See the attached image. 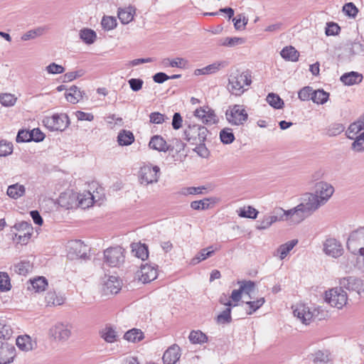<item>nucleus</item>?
Masks as SVG:
<instances>
[{
  "instance_id": "1",
  "label": "nucleus",
  "mask_w": 364,
  "mask_h": 364,
  "mask_svg": "<svg viewBox=\"0 0 364 364\" xmlns=\"http://www.w3.org/2000/svg\"><path fill=\"white\" fill-rule=\"evenodd\" d=\"M228 81V90L237 96L241 95L246 90L245 86H249L252 82L250 75L246 73H240L238 71L231 73Z\"/></svg>"
},
{
  "instance_id": "18",
  "label": "nucleus",
  "mask_w": 364,
  "mask_h": 364,
  "mask_svg": "<svg viewBox=\"0 0 364 364\" xmlns=\"http://www.w3.org/2000/svg\"><path fill=\"white\" fill-rule=\"evenodd\" d=\"M279 220H282V216L280 213L279 214L278 208H276L274 210L272 215H266L259 220L256 228L258 230H265L269 228L274 223Z\"/></svg>"
},
{
  "instance_id": "13",
  "label": "nucleus",
  "mask_w": 364,
  "mask_h": 364,
  "mask_svg": "<svg viewBox=\"0 0 364 364\" xmlns=\"http://www.w3.org/2000/svg\"><path fill=\"white\" fill-rule=\"evenodd\" d=\"M68 253L70 256L84 259L89 257L87 252L90 251V248L81 240L70 241L68 244Z\"/></svg>"
},
{
  "instance_id": "27",
  "label": "nucleus",
  "mask_w": 364,
  "mask_h": 364,
  "mask_svg": "<svg viewBox=\"0 0 364 364\" xmlns=\"http://www.w3.org/2000/svg\"><path fill=\"white\" fill-rule=\"evenodd\" d=\"M6 193L11 198L16 200L25 195L26 188L23 185L16 183L8 187Z\"/></svg>"
},
{
  "instance_id": "42",
  "label": "nucleus",
  "mask_w": 364,
  "mask_h": 364,
  "mask_svg": "<svg viewBox=\"0 0 364 364\" xmlns=\"http://www.w3.org/2000/svg\"><path fill=\"white\" fill-rule=\"evenodd\" d=\"M311 359L315 364H326L329 360V353L327 350H318L311 354Z\"/></svg>"
},
{
  "instance_id": "51",
  "label": "nucleus",
  "mask_w": 364,
  "mask_h": 364,
  "mask_svg": "<svg viewBox=\"0 0 364 364\" xmlns=\"http://www.w3.org/2000/svg\"><path fill=\"white\" fill-rule=\"evenodd\" d=\"M232 321L231 308L228 307L217 316L218 323H230Z\"/></svg>"
},
{
  "instance_id": "34",
  "label": "nucleus",
  "mask_w": 364,
  "mask_h": 364,
  "mask_svg": "<svg viewBox=\"0 0 364 364\" xmlns=\"http://www.w3.org/2000/svg\"><path fill=\"white\" fill-rule=\"evenodd\" d=\"M80 38L86 44L90 45L95 41L97 34L95 31L90 28H83L80 31Z\"/></svg>"
},
{
  "instance_id": "48",
  "label": "nucleus",
  "mask_w": 364,
  "mask_h": 364,
  "mask_svg": "<svg viewBox=\"0 0 364 364\" xmlns=\"http://www.w3.org/2000/svg\"><path fill=\"white\" fill-rule=\"evenodd\" d=\"M11 279L6 272H0V291L2 292L8 291L11 289Z\"/></svg>"
},
{
  "instance_id": "62",
  "label": "nucleus",
  "mask_w": 364,
  "mask_h": 364,
  "mask_svg": "<svg viewBox=\"0 0 364 364\" xmlns=\"http://www.w3.org/2000/svg\"><path fill=\"white\" fill-rule=\"evenodd\" d=\"M83 75H84V71L82 70H79L73 71V72H68V73H66L63 75V81L64 82H71V81L75 80L76 78L82 76Z\"/></svg>"
},
{
  "instance_id": "63",
  "label": "nucleus",
  "mask_w": 364,
  "mask_h": 364,
  "mask_svg": "<svg viewBox=\"0 0 364 364\" xmlns=\"http://www.w3.org/2000/svg\"><path fill=\"white\" fill-rule=\"evenodd\" d=\"M196 146L193 149L200 156L203 158H207L209 156V151L205 145V141L195 144Z\"/></svg>"
},
{
  "instance_id": "54",
  "label": "nucleus",
  "mask_w": 364,
  "mask_h": 364,
  "mask_svg": "<svg viewBox=\"0 0 364 364\" xmlns=\"http://www.w3.org/2000/svg\"><path fill=\"white\" fill-rule=\"evenodd\" d=\"M343 11L346 16L355 18L358 13V9L353 3L349 2L344 4Z\"/></svg>"
},
{
  "instance_id": "15",
  "label": "nucleus",
  "mask_w": 364,
  "mask_h": 364,
  "mask_svg": "<svg viewBox=\"0 0 364 364\" xmlns=\"http://www.w3.org/2000/svg\"><path fill=\"white\" fill-rule=\"evenodd\" d=\"M49 333L55 340L65 341L70 337L71 330L67 324L57 323L50 328Z\"/></svg>"
},
{
  "instance_id": "61",
  "label": "nucleus",
  "mask_w": 364,
  "mask_h": 364,
  "mask_svg": "<svg viewBox=\"0 0 364 364\" xmlns=\"http://www.w3.org/2000/svg\"><path fill=\"white\" fill-rule=\"evenodd\" d=\"M29 267V262H21L14 266V272L20 275H26L28 272Z\"/></svg>"
},
{
  "instance_id": "4",
  "label": "nucleus",
  "mask_w": 364,
  "mask_h": 364,
  "mask_svg": "<svg viewBox=\"0 0 364 364\" xmlns=\"http://www.w3.org/2000/svg\"><path fill=\"white\" fill-rule=\"evenodd\" d=\"M160 176V168L158 166L146 164L140 168L139 181L141 185L148 186L157 183Z\"/></svg>"
},
{
  "instance_id": "58",
  "label": "nucleus",
  "mask_w": 364,
  "mask_h": 364,
  "mask_svg": "<svg viewBox=\"0 0 364 364\" xmlns=\"http://www.w3.org/2000/svg\"><path fill=\"white\" fill-rule=\"evenodd\" d=\"M313 89L309 86H306L301 89L298 93L299 98L302 101L311 100L313 95Z\"/></svg>"
},
{
  "instance_id": "6",
  "label": "nucleus",
  "mask_w": 364,
  "mask_h": 364,
  "mask_svg": "<svg viewBox=\"0 0 364 364\" xmlns=\"http://www.w3.org/2000/svg\"><path fill=\"white\" fill-rule=\"evenodd\" d=\"M294 315L298 318L302 323L309 324L311 321L316 319L320 320L318 318L319 309L314 308L311 309L305 304H298L294 309Z\"/></svg>"
},
{
  "instance_id": "26",
  "label": "nucleus",
  "mask_w": 364,
  "mask_h": 364,
  "mask_svg": "<svg viewBox=\"0 0 364 364\" xmlns=\"http://www.w3.org/2000/svg\"><path fill=\"white\" fill-rule=\"evenodd\" d=\"M340 80L344 85L350 86L361 82L363 75L358 72L351 71L342 75Z\"/></svg>"
},
{
  "instance_id": "49",
  "label": "nucleus",
  "mask_w": 364,
  "mask_h": 364,
  "mask_svg": "<svg viewBox=\"0 0 364 364\" xmlns=\"http://www.w3.org/2000/svg\"><path fill=\"white\" fill-rule=\"evenodd\" d=\"M17 100L14 95L11 93H3L0 95V103L4 107L14 106Z\"/></svg>"
},
{
  "instance_id": "22",
  "label": "nucleus",
  "mask_w": 364,
  "mask_h": 364,
  "mask_svg": "<svg viewBox=\"0 0 364 364\" xmlns=\"http://www.w3.org/2000/svg\"><path fill=\"white\" fill-rule=\"evenodd\" d=\"M149 146L151 149L154 150H157L159 151H173V147L171 146H168L166 141L160 135H154L151 138V140L149 143Z\"/></svg>"
},
{
  "instance_id": "19",
  "label": "nucleus",
  "mask_w": 364,
  "mask_h": 364,
  "mask_svg": "<svg viewBox=\"0 0 364 364\" xmlns=\"http://www.w3.org/2000/svg\"><path fill=\"white\" fill-rule=\"evenodd\" d=\"M121 289L120 280L114 276H110L105 282L102 287V291L105 294H116Z\"/></svg>"
},
{
  "instance_id": "41",
  "label": "nucleus",
  "mask_w": 364,
  "mask_h": 364,
  "mask_svg": "<svg viewBox=\"0 0 364 364\" xmlns=\"http://www.w3.org/2000/svg\"><path fill=\"white\" fill-rule=\"evenodd\" d=\"M237 284L240 285L242 294L248 295L250 299H252L251 293L255 289V283L250 280H241L238 281Z\"/></svg>"
},
{
  "instance_id": "57",
  "label": "nucleus",
  "mask_w": 364,
  "mask_h": 364,
  "mask_svg": "<svg viewBox=\"0 0 364 364\" xmlns=\"http://www.w3.org/2000/svg\"><path fill=\"white\" fill-rule=\"evenodd\" d=\"M43 31H44V28H41V27H39L36 29L30 30L21 36V39L25 41L31 40V39H33L36 36H41L43 33Z\"/></svg>"
},
{
  "instance_id": "17",
  "label": "nucleus",
  "mask_w": 364,
  "mask_h": 364,
  "mask_svg": "<svg viewBox=\"0 0 364 364\" xmlns=\"http://www.w3.org/2000/svg\"><path fill=\"white\" fill-rule=\"evenodd\" d=\"M300 206H303L302 208L311 215L314 211H316L321 205L319 203L318 198L313 193H306L303 198V201L299 204Z\"/></svg>"
},
{
  "instance_id": "50",
  "label": "nucleus",
  "mask_w": 364,
  "mask_h": 364,
  "mask_svg": "<svg viewBox=\"0 0 364 364\" xmlns=\"http://www.w3.org/2000/svg\"><path fill=\"white\" fill-rule=\"evenodd\" d=\"M12 334L13 330L11 326L5 323V321L0 320V338L9 340Z\"/></svg>"
},
{
  "instance_id": "3",
  "label": "nucleus",
  "mask_w": 364,
  "mask_h": 364,
  "mask_svg": "<svg viewBox=\"0 0 364 364\" xmlns=\"http://www.w3.org/2000/svg\"><path fill=\"white\" fill-rule=\"evenodd\" d=\"M347 248L354 258L358 253L364 252V228L353 231L347 241Z\"/></svg>"
},
{
  "instance_id": "53",
  "label": "nucleus",
  "mask_w": 364,
  "mask_h": 364,
  "mask_svg": "<svg viewBox=\"0 0 364 364\" xmlns=\"http://www.w3.org/2000/svg\"><path fill=\"white\" fill-rule=\"evenodd\" d=\"M345 130V127L341 123H333L331 124L327 130V134L331 136H337Z\"/></svg>"
},
{
  "instance_id": "60",
  "label": "nucleus",
  "mask_w": 364,
  "mask_h": 364,
  "mask_svg": "<svg viewBox=\"0 0 364 364\" xmlns=\"http://www.w3.org/2000/svg\"><path fill=\"white\" fill-rule=\"evenodd\" d=\"M16 142H30L32 141V136H31L30 131L21 129L18 131L16 136Z\"/></svg>"
},
{
  "instance_id": "46",
  "label": "nucleus",
  "mask_w": 364,
  "mask_h": 364,
  "mask_svg": "<svg viewBox=\"0 0 364 364\" xmlns=\"http://www.w3.org/2000/svg\"><path fill=\"white\" fill-rule=\"evenodd\" d=\"M31 286L36 292L43 291L48 286V282L45 277H39L31 281Z\"/></svg>"
},
{
  "instance_id": "20",
  "label": "nucleus",
  "mask_w": 364,
  "mask_h": 364,
  "mask_svg": "<svg viewBox=\"0 0 364 364\" xmlns=\"http://www.w3.org/2000/svg\"><path fill=\"white\" fill-rule=\"evenodd\" d=\"M139 277L143 283H149L157 277V270L150 264H143L141 267Z\"/></svg>"
},
{
  "instance_id": "35",
  "label": "nucleus",
  "mask_w": 364,
  "mask_h": 364,
  "mask_svg": "<svg viewBox=\"0 0 364 364\" xmlns=\"http://www.w3.org/2000/svg\"><path fill=\"white\" fill-rule=\"evenodd\" d=\"M124 338L133 343L139 342L144 338V333L140 329L132 328L124 333Z\"/></svg>"
},
{
  "instance_id": "12",
  "label": "nucleus",
  "mask_w": 364,
  "mask_h": 364,
  "mask_svg": "<svg viewBox=\"0 0 364 364\" xmlns=\"http://www.w3.org/2000/svg\"><path fill=\"white\" fill-rule=\"evenodd\" d=\"M334 192L333 187L326 182L321 181L316 184V196L319 203L322 205L325 204L331 197Z\"/></svg>"
},
{
  "instance_id": "24",
  "label": "nucleus",
  "mask_w": 364,
  "mask_h": 364,
  "mask_svg": "<svg viewBox=\"0 0 364 364\" xmlns=\"http://www.w3.org/2000/svg\"><path fill=\"white\" fill-rule=\"evenodd\" d=\"M226 65L227 63L225 61L215 62L203 68L196 69L194 73L196 75L213 74Z\"/></svg>"
},
{
  "instance_id": "2",
  "label": "nucleus",
  "mask_w": 364,
  "mask_h": 364,
  "mask_svg": "<svg viewBox=\"0 0 364 364\" xmlns=\"http://www.w3.org/2000/svg\"><path fill=\"white\" fill-rule=\"evenodd\" d=\"M208 133V129L200 124L188 125L183 132L185 139L193 145L205 141Z\"/></svg>"
},
{
  "instance_id": "16",
  "label": "nucleus",
  "mask_w": 364,
  "mask_h": 364,
  "mask_svg": "<svg viewBox=\"0 0 364 364\" xmlns=\"http://www.w3.org/2000/svg\"><path fill=\"white\" fill-rule=\"evenodd\" d=\"M16 356V349L12 344L0 342V364H9Z\"/></svg>"
},
{
  "instance_id": "10",
  "label": "nucleus",
  "mask_w": 364,
  "mask_h": 364,
  "mask_svg": "<svg viewBox=\"0 0 364 364\" xmlns=\"http://www.w3.org/2000/svg\"><path fill=\"white\" fill-rule=\"evenodd\" d=\"M45 126L51 131H63L69 125V117L67 114H53L51 117L43 119Z\"/></svg>"
},
{
  "instance_id": "8",
  "label": "nucleus",
  "mask_w": 364,
  "mask_h": 364,
  "mask_svg": "<svg viewBox=\"0 0 364 364\" xmlns=\"http://www.w3.org/2000/svg\"><path fill=\"white\" fill-rule=\"evenodd\" d=\"M124 249L119 246L107 248L104 252L105 262L109 267H119L124 262Z\"/></svg>"
},
{
  "instance_id": "56",
  "label": "nucleus",
  "mask_w": 364,
  "mask_h": 364,
  "mask_svg": "<svg viewBox=\"0 0 364 364\" xmlns=\"http://www.w3.org/2000/svg\"><path fill=\"white\" fill-rule=\"evenodd\" d=\"M13 152V144L6 141H0V157L10 155Z\"/></svg>"
},
{
  "instance_id": "38",
  "label": "nucleus",
  "mask_w": 364,
  "mask_h": 364,
  "mask_svg": "<svg viewBox=\"0 0 364 364\" xmlns=\"http://www.w3.org/2000/svg\"><path fill=\"white\" fill-rule=\"evenodd\" d=\"M45 301L48 306H59L63 304L64 299L63 296H57L55 291H50L47 292L45 296Z\"/></svg>"
},
{
  "instance_id": "25",
  "label": "nucleus",
  "mask_w": 364,
  "mask_h": 364,
  "mask_svg": "<svg viewBox=\"0 0 364 364\" xmlns=\"http://www.w3.org/2000/svg\"><path fill=\"white\" fill-rule=\"evenodd\" d=\"M16 343L20 350L25 352L31 350L36 346V343L33 342L31 338L28 335L18 336Z\"/></svg>"
},
{
  "instance_id": "52",
  "label": "nucleus",
  "mask_w": 364,
  "mask_h": 364,
  "mask_svg": "<svg viewBox=\"0 0 364 364\" xmlns=\"http://www.w3.org/2000/svg\"><path fill=\"white\" fill-rule=\"evenodd\" d=\"M117 20L112 16H104L101 21L102 28L106 31L114 29L117 26Z\"/></svg>"
},
{
  "instance_id": "23",
  "label": "nucleus",
  "mask_w": 364,
  "mask_h": 364,
  "mask_svg": "<svg viewBox=\"0 0 364 364\" xmlns=\"http://www.w3.org/2000/svg\"><path fill=\"white\" fill-rule=\"evenodd\" d=\"M135 12V7L132 6L124 8H119L117 16L122 24H128L133 20Z\"/></svg>"
},
{
  "instance_id": "43",
  "label": "nucleus",
  "mask_w": 364,
  "mask_h": 364,
  "mask_svg": "<svg viewBox=\"0 0 364 364\" xmlns=\"http://www.w3.org/2000/svg\"><path fill=\"white\" fill-rule=\"evenodd\" d=\"M245 43V40L242 38L239 37H227L223 39H220L218 42L220 46L226 47H234L237 45H240Z\"/></svg>"
},
{
  "instance_id": "21",
  "label": "nucleus",
  "mask_w": 364,
  "mask_h": 364,
  "mask_svg": "<svg viewBox=\"0 0 364 364\" xmlns=\"http://www.w3.org/2000/svg\"><path fill=\"white\" fill-rule=\"evenodd\" d=\"M180 357V348L175 344L169 347L164 352L162 359L164 364H175Z\"/></svg>"
},
{
  "instance_id": "7",
  "label": "nucleus",
  "mask_w": 364,
  "mask_h": 364,
  "mask_svg": "<svg viewBox=\"0 0 364 364\" xmlns=\"http://www.w3.org/2000/svg\"><path fill=\"white\" fill-rule=\"evenodd\" d=\"M226 119L232 125H242L248 118V114L242 105H235L229 107L225 112Z\"/></svg>"
},
{
  "instance_id": "40",
  "label": "nucleus",
  "mask_w": 364,
  "mask_h": 364,
  "mask_svg": "<svg viewBox=\"0 0 364 364\" xmlns=\"http://www.w3.org/2000/svg\"><path fill=\"white\" fill-rule=\"evenodd\" d=\"M266 100L271 107L277 109H282L284 106L282 99L278 95L273 92L268 94Z\"/></svg>"
},
{
  "instance_id": "33",
  "label": "nucleus",
  "mask_w": 364,
  "mask_h": 364,
  "mask_svg": "<svg viewBox=\"0 0 364 364\" xmlns=\"http://www.w3.org/2000/svg\"><path fill=\"white\" fill-rule=\"evenodd\" d=\"M132 252L134 253L136 257L142 260H145L149 256L148 247L145 244H134L132 245Z\"/></svg>"
},
{
  "instance_id": "59",
  "label": "nucleus",
  "mask_w": 364,
  "mask_h": 364,
  "mask_svg": "<svg viewBox=\"0 0 364 364\" xmlns=\"http://www.w3.org/2000/svg\"><path fill=\"white\" fill-rule=\"evenodd\" d=\"M209 198H204L200 200H194L191 203V208L193 210H205L209 208Z\"/></svg>"
},
{
  "instance_id": "64",
  "label": "nucleus",
  "mask_w": 364,
  "mask_h": 364,
  "mask_svg": "<svg viewBox=\"0 0 364 364\" xmlns=\"http://www.w3.org/2000/svg\"><path fill=\"white\" fill-rule=\"evenodd\" d=\"M46 70L49 74H61L64 73L65 68L60 65L52 63L46 66Z\"/></svg>"
},
{
  "instance_id": "28",
  "label": "nucleus",
  "mask_w": 364,
  "mask_h": 364,
  "mask_svg": "<svg viewBox=\"0 0 364 364\" xmlns=\"http://www.w3.org/2000/svg\"><path fill=\"white\" fill-rule=\"evenodd\" d=\"M82 94L77 86L73 85L65 93V97L69 102L76 104L82 98Z\"/></svg>"
},
{
  "instance_id": "37",
  "label": "nucleus",
  "mask_w": 364,
  "mask_h": 364,
  "mask_svg": "<svg viewBox=\"0 0 364 364\" xmlns=\"http://www.w3.org/2000/svg\"><path fill=\"white\" fill-rule=\"evenodd\" d=\"M329 97V93L325 92L323 90H314L311 100L318 105H323L326 103Z\"/></svg>"
},
{
  "instance_id": "32",
  "label": "nucleus",
  "mask_w": 364,
  "mask_h": 364,
  "mask_svg": "<svg viewBox=\"0 0 364 364\" xmlns=\"http://www.w3.org/2000/svg\"><path fill=\"white\" fill-rule=\"evenodd\" d=\"M215 250H213V247L210 246L207 248L202 249L192 259L191 264H196L201 261L206 259L207 258L211 257Z\"/></svg>"
},
{
  "instance_id": "44",
  "label": "nucleus",
  "mask_w": 364,
  "mask_h": 364,
  "mask_svg": "<svg viewBox=\"0 0 364 364\" xmlns=\"http://www.w3.org/2000/svg\"><path fill=\"white\" fill-rule=\"evenodd\" d=\"M220 139L223 144H230L234 141L235 138L231 129L225 128L220 132Z\"/></svg>"
},
{
  "instance_id": "45",
  "label": "nucleus",
  "mask_w": 364,
  "mask_h": 364,
  "mask_svg": "<svg viewBox=\"0 0 364 364\" xmlns=\"http://www.w3.org/2000/svg\"><path fill=\"white\" fill-rule=\"evenodd\" d=\"M189 340L192 343H203L208 340V337L200 331H193L189 335Z\"/></svg>"
},
{
  "instance_id": "9",
  "label": "nucleus",
  "mask_w": 364,
  "mask_h": 364,
  "mask_svg": "<svg viewBox=\"0 0 364 364\" xmlns=\"http://www.w3.org/2000/svg\"><path fill=\"white\" fill-rule=\"evenodd\" d=\"M299 205L288 210L279 208V214L282 216V220L289 221L293 224H298L309 216L307 213Z\"/></svg>"
},
{
  "instance_id": "39",
  "label": "nucleus",
  "mask_w": 364,
  "mask_h": 364,
  "mask_svg": "<svg viewBox=\"0 0 364 364\" xmlns=\"http://www.w3.org/2000/svg\"><path fill=\"white\" fill-rule=\"evenodd\" d=\"M265 302V299L264 297H260L255 301H245V304L248 306V309H246V313L247 315H251L254 312H255L257 309H259Z\"/></svg>"
},
{
  "instance_id": "36",
  "label": "nucleus",
  "mask_w": 364,
  "mask_h": 364,
  "mask_svg": "<svg viewBox=\"0 0 364 364\" xmlns=\"http://www.w3.org/2000/svg\"><path fill=\"white\" fill-rule=\"evenodd\" d=\"M101 337L107 343H114L117 341V333L114 328L106 326L100 331Z\"/></svg>"
},
{
  "instance_id": "29",
  "label": "nucleus",
  "mask_w": 364,
  "mask_h": 364,
  "mask_svg": "<svg viewBox=\"0 0 364 364\" xmlns=\"http://www.w3.org/2000/svg\"><path fill=\"white\" fill-rule=\"evenodd\" d=\"M298 244V240H291L279 245L277 250V255L280 259H284L289 252Z\"/></svg>"
},
{
  "instance_id": "14",
  "label": "nucleus",
  "mask_w": 364,
  "mask_h": 364,
  "mask_svg": "<svg viewBox=\"0 0 364 364\" xmlns=\"http://www.w3.org/2000/svg\"><path fill=\"white\" fill-rule=\"evenodd\" d=\"M343 289L355 291L358 294L364 293V281L353 277H344L340 280Z\"/></svg>"
},
{
  "instance_id": "5",
  "label": "nucleus",
  "mask_w": 364,
  "mask_h": 364,
  "mask_svg": "<svg viewBox=\"0 0 364 364\" xmlns=\"http://www.w3.org/2000/svg\"><path fill=\"white\" fill-rule=\"evenodd\" d=\"M326 301L331 306L338 309H342L347 303V293L343 287H335L326 292Z\"/></svg>"
},
{
  "instance_id": "30",
  "label": "nucleus",
  "mask_w": 364,
  "mask_h": 364,
  "mask_svg": "<svg viewBox=\"0 0 364 364\" xmlns=\"http://www.w3.org/2000/svg\"><path fill=\"white\" fill-rule=\"evenodd\" d=\"M134 141V136L132 132L125 129L121 130L117 136V141L121 146H129Z\"/></svg>"
},
{
  "instance_id": "47",
  "label": "nucleus",
  "mask_w": 364,
  "mask_h": 364,
  "mask_svg": "<svg viewBox=\"0 0 364 364\" xmlns=\"http://www.w3.org/2000/svg\"><path fill=\"white\" fill-rule=\"evenodd\" d=\"M258 213L259 212L255 208L249 205L247 208H240L238 215L241 218L255 219Z\"/></svg>"
},
{
  "instance_id": "31",
  "label": "nucleus",
  "mask_w": 364,
  "mask_h": 364,
  "mask_svg": "<svg viewBox=\"0 0 364 364\" xmlns=\"http://www.w3.org/2000/svg\"><path fill=\"white\" fill-rule=\"evenodd\" d=\"M281 56L287 60L296 62L299 60V53L292 46H287L280 52Z\"/></svg>"
},
{
  "instance_id": "11",
  "label": "nucleus",
  "mask_w": 364,
  "mask_h": 364,
  "mask_svg": "<svg viewBox=\"0 0 364 364\" xmlns=\"http://www.w3.org/2000/svg\"><path fill=\"white\" fill-rule=\"evenodd\" d=\"M324 253L333 258L341 257L343 253V248L341 243L335 238H327L323 245Z\"/></svg>"
},
{
  "instance_id": "55",
  "label": "nucleus",
  "mask_w": 364,
  "mask_h": 364,
  "mask_svg": "<svg viewBox=\"0 0 364 364\" xmlns=\"http://www.w3.org/2000/svg\"><path fill=\"white\" fill-rule=\"evenodd\" d=\"M361 130H363L361 125L358 124L356 122H354L348 127L346 131V136L348 138L353 139Z\"/></svg>"
}]
</instances>
